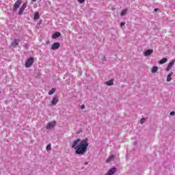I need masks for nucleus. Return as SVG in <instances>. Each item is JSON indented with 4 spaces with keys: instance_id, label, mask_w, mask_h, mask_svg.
I'll return each instance as SVG.
<instances>
[{
    "instance_id": "5701e85b",
    "label": "nucleus",
    "mask_w": 175,
    "mask_h": 175,
    "mask_svg": "<svg viewBox=\"0 0 175 175\" xmlns=\"http://www.w3.org/2000/svg\"><path fill=\"white\" fill-rule=\"evenodd\" d=\"M78 1L79 2V3H84V2H85V0H78Z\"/></svg>"
},
{
    "instance_id": "9d476101",
    "label": "nucleus",
    "mask_w": 175,
    "mask_h": 175,
    "mask_svg": "<svg viewBox=\"0 0 175 175\" xmlns=\"http://www.w3.org/2000/svg\"><path fill=\"white\" fill-rule=\"evenodd\" d=\"M175 61L172 60L171 62L169 63V64L167 65V67L166 68L167 72H169V70H170V69H172V68H173V65H174Z\"/></svg>"
},
{
    "instance_id": "f03ea898",
    "label": "nucleus",
    "mask_w": 175,
    "mask_h": 175,
    "mask_svg": "<svg viewBox=\"0 0 175 175\" xmlns=\"http://www.w3.org/2000/svg\"><path fill=\"white\" fill-rule=\"evenodd\" d=\"M35 61V59L33 57H30L27 59V60L25 62V68H31L32 66L33 62Z\"/></svg>"
},
{
    "instance_id": "39448f33",
    "label": "nucleus",
    "mask_w": 175,
    "mask_h": 175,
    "mask_svg": "<svg viewBox=\"0 0 175 175\" xmlns=\"http://www.w3.org/2000/svg\"><path fill=\"white\" fill-rule=\"evenodd\" d=\"M27 9V4L23 3V5L20 8L19 12H18V14L19 16H21L24 13V10Z\"/></svg>"
},
{
    "instance_id": "aec40b11",
    "label": "nucleus",
    "mask_w": 175,
    "mask_h": 175,
    "mask_svg": "<svg viewBox=\"0 0 175 175\" xmlns=\"http://www.w3.org/2000/svg\"><path fill=\"white\" fill-rule=\"evenodd\" d=\"M55 92V88H52L49 92V95H53Z\"/></svg>"
},
{
    "instance_id": "9b49d317",
    "label": "nucleus",
    "mask_w": 175,
    "mask_h": 175,
    "mask_svg": "<svg viewBox=\"0 0 175 175\" xmlns=\"http://www.w3.org/2000/svg\"><path fill=\"white\" fill-rule=\"evenodd\" d=\"M18 42H20V40H14L12 43H11V46L12 47H17V46L18 45Z\"/></svg>"
},
{
    "instance_id": "4be33fe9",
    "label": "nucleus",
    "mask_w": 175,
    "mask_h": 175,
    "mask_svg": "<svg viewBox=\"0 0 175 175\" xmlns=\"http://www.w3.org/2000/svg\"><path fill=\"white\" fill-rule=\"evenodd\" d=\"M50 150H51V144H49V145L46 146V151H50Z\"/></svg>"
},
{
    "instance_id": "2eb2a0df",
    "label": "nucleus",
    "mask_w": 175,
    "mask_h": 175,
    "mask_svg": "<svg viewBox=\"0 0 175 175\" xmlns=\"http://www.w3.org/2000/svg\"><path fill=\"white\" fill-rule=\"evenodd\" d=\"M105 84L107 85H113L114 84V82H113V79H110V80L106 81Z\"/></svg>"
},
{
    "instance_id": "0eeeda50",
    "label": "nucleus",
    "mask_w": 175,
    "mask_h": 175,
    "mask_svg": "<svg viewBox=\"0 0 175 175\" xmlns=\"http://www.w3.org/2000/svg\"><path fill=\"white\" fill-rule=\"evenodd\" d=\"M60 46L59 42H54L51 46V50H58Z\"/></svg>"
},
{
    "instance_id": "4468645a",
    "label": "nucleus",
    "mask_w": 175,
    "mask_h": 175,
    "mask_svg": "<svg viewBox=\"0 0 175 175\" xmlns=\"http://www.w3.org/2000/svg\"><path fill=\"white\" fill-rule=\"evenodd\" d=\"M166 62H167V59L164 57L163 59H161L160 61H159V64H166Z\"/></svg>"
},
{
    "instance_id": "393cba45",
    "label": "nucleus",
    "mask_w": 175,
    "mask_h": 175,
    "mask_svg": "<svg viewBox=\"0 0 175 175\" xmlns=\"http://www.w3.org/2000/svg\"><path fill=\"white\" fill-rule=\"evenodd\" d=\"M81 109L82 110L84 109H85V105H81Z\"/></svg>"
},
{
    "instance_id": "20e7f679",
    "label": "nucleus",
    "mask_w": 175,
    "mask_h": 175,
    "mask_svg": "<svg viewBox=\"0 0 175 175\" xmlns=\"http://www.w3.org/2000/svg\"><path fill=\"white\" fill-rule=\"evenodd\" d=\"M21 0H17L16 2L14 3L13 6V10L14 12H16V10L20 8V5H21Z\"/></svg>"
},
{
    "instance_id": "b1692460",
    "label": "nucleus",
    "mask_w": 175,
    "mask_h": 175,
    "mask_svg": "<svg viewBox=\"0 0 175 175\" xmlns=\"http://www.w3.org/2000/svg\"><path fill=\"white\" fill-rule=\"evenodd\" d=\"M125 25V22L120 23V27H124Z\"/></svg>"
},
{
    "instance_id": "6e6552de",
    "label": "nucleus",
    "mask_w": 175,
    "mask_h": 175,
    "mask_svg": "<svg viewBox=\"0 0 175 175\" xmlns=\"http://www.w3.org/2000/svg\"><path fill=\"white\" fill-rule=\"evenodd\" d=\"M58 97L57 96H55L51 103V106H55L57 105V102H59Z\"/></svg>"
},
{
    "instance_id": "6ab92c4d",
    "label": "nucleus",
    "mask_w": 175,
    "mask_h": 175,
    "mask_svg": "<svg viewBox=\"0 0 175 175\" xmlns=\"http://www.w3.org/2000/svg\"><path fill=\"white\" fill-rule=\"evenodd\" d=\"M158 72V66L152 67V73H157Z\"/></svg>"
},
{
    "instance_id": "dca6fc26",
    "label": "nucleus",
    "mask_w": 175,
    "mask_h": 175,
    "mask_svg": "<svg viewBox=\"0 0 175 175\" xmlns=\"http://www.w3.org/2000/svg\"><path fill=\"white\" fill-rule=\"evenodd\" d=\"M126 13H128V8L122 10L120 13V16H125V14H126Z\"/></svg>"
},
{
    "instance_id": "ddd939ff",
    "label": "nucleus",
    "mask_w": 175,
    "mask_h": 175,
    "mask_svg": "<svg viewBox=\"0 0 175 175\" xmlns=\"http://www.w3.org/2000/svg\"><path fill=\"white\" fill-rule=\"evenodd\" d=\"M114 155H111V157H109L108 159H107V163H110L111 161H114Z\"/></svg>"
},
{
    "instance_id": "a211bd4d",
    "label": "nucleus",
    "mask_w": 175,
    "mask_h": 175,
    "mask_svg": "<svg viewBox=\"0 0 175 175\" xmlns=\"http://www.w3.org/2000/svg\"><path fill=\"white\" fill-rule=\"evenodd\" d=\"M173 72H170L167 77V81H172V76Z\"/></svg>"
},
{
    "instance_id": "1a4fd4ad",
    "label": "nucleus",
    "mask_w": 175,
    "mask_h": 175,
    "mask_svg": "<svg viewBox=\"0 0 175 175\" xmlns=\"http://www.w3.org/2000/svg\"><path fill=\"white\" fill-rule=\"evenodd\" d=\"M152 53H154L152 49H148L144 52V57H150Z\"/></svg>"
},
{
    "instance_id": "7ed1b4c3",
    "label": "nucleus",
    "mask_w": 175,
    "mask_h": 175,
    "mask_svg": "<svg viewBox=\"0 0 175 175\" xmlns=\"http://www.w3.org/2000/svg\"><path fill=\"white\" fill-rule=\"evenodd\" d=\"M55 125H57V122H55V120L52 121V122H49L46 125V129L47 131H49V129H51L52 128H54V126H55Z\"/></svg>"
},
{
    "instance_id": "f3484780",
    "label": "nucleus",
    "mask_w": 175,
    "mask_h": 175,
    "mask_svg": "<svg viewBox=\"0 0 175 175\" xmlns=\"http://www.w3.org/2000/svg\"><path fill=\"white\" fill-rule=\"evenodd\" d=\"M39 17H40L39 13H38V12H36L34 13L33 20H34V21H35V20H39Z\"/></svg>"
},
{
    "instance_id": "cd10ccee",
    "label": "nucleus",
    "mask_w": 175,
    "mask_h": 175,
    "mask_svg": "<svg viewBox=\"0 0 175 175\" xmlns=\"http://www.w3.org/2000/svg\"><path fill=\"white\" fill-rule=\"evenodd\" d=\"M33 2H36L38 0H32Z\"/></svg>"
},
{
    "instance_id": "412c9836",
    "label": "nucleus",
    "mask_w": 175,
    "mask_h": 175,
    "mask_svg": "<svg viewBox=\"0 0 175 175\" xmlns=\"http://www.w3.org/2000/svg\"><path fill=\"white\" fill-rule=\"evenodd\" d=\"M144 122H146V118H142L140 120V124H144Z\"/></svg>"
},
{
    "instance_id": "423d86ee",
    "label": "nucleus",
    "mask_w": 175,
    "mask_h": 175,
    "mask_svg": "<svg viewBox=\"0 0 175 175\" xmlns=\"http://www.w3.org/2000/svg\"><path fill=\"white\" fill-rule=\"evenodd\" d=\"M117 173V168L116 167H112L111 168L105 175H113Z\"/></svg>"
},
{
    "instance_id": "a878e982",
    "label": "nucleus",
    "mask_w": 175,
    "mask_h": 175,
    "mask_svg": "<svg viewBox=\"0 0 175 175\" xmlns=\"http://www.w3.org/2000/svg\"><path fill=\"white\" fill-rule=\"evenodd\" d=\"M174 114H175V112H174V111H172V112L170 113V116H174Z\"/></svg>"
},
{
    "instance_id": "bb28decb",
    "label": "nucleus",
    "mask_w": 175,
    "mask_h": 175,
    "mask_svg": "<svg viewBox=\"0 0 175 175\" xmlns=\"http://www.w3.org/2000/svg\"><path fill=\"white\" fill-rule=\"evenodd\" d=\"M154 12H158V8H155Z\"/></svg>"
},
{
    "instance_id": "f257e3e1",
    "label": "nucleus",
    "mask_w": 175,
    "mask_h": 175,
    "mask_svg": "<svg viewBox=\"0 0 175 175\" xmlns=\"http://www.w3.org/2000/svg\"><path fill=\"white\" fill-rule=\"evenodd\" d=\"M72 148L75 150V154L77 155H84L87 152L88 148V138L82 139H75L72 145Z\"/></svg>"
},
{
    "instance_id": "f8f14e48",
    "label": "nucleus",
    "mask_w": 175,
    "mask_h": 175,
    "mask_svg": "<svg viewBox=\"0 0 175 175\" xmlns=\"http://www.w3.org/2000/svg\"><path fill=\"white\" fill-rule=\"evenodd\" d=\"M59 36H61V33L57 31V32L55 33L54 34H53L52 38L57 39V38H59Z\"/></svg>"
}]
</instances>
